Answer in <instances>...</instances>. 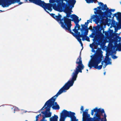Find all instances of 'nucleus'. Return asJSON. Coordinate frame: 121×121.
<instances>
[{"label":"nucleus","mask_w":121,"mask_h":121,"mask_svg":"<svg viewBox=\"0 0 121 121\" xmlns=\"http://www.w3.org/2000/svg\"><path fill=\"white\" fill-rule=\"evenodd\" d=\"M101 8V7L100 6H98V7H97V8H98V9H100L101 8ZM94 10H96H96H97V8H95Z\"/></svg>","instance_id":"nucleus-38"},{"label":"nucleus","mask_w":121,"mask_h":121,"mask_svg":"<svg viewBox=\"0 0 121 121\" xmlns=\"http://www.w3.org/2000/svg\"><path fill=\"white\" fill-rule=\"evenodd\" d=\"M58 118V116L54 115V116H53L50 118V121H57Z\"/></svg>","instance_id":"nucleus-19"},{"label":"nucleus","mask_w":121,"mask_h":121,"mask_svg":"<svg viewBox=\"0 0 121 121\" xmlns=\"http://www.w3.org/2000/svg\"><path fill=\"white\" fill-rule=\"evenodd\" d=\"M29 1L30 3H33L34 4L35 3H38L40 1V0H29Z\"/></svg>","instance_id":"nucleus-22"},{"label":"nucleus","mask_w":121,"mask_h":121,"mask_svg":"<svg viewBox=\"0 0 121 121\" xmlns=\"http://www.w3.org/2000/svg\"><path fill=\"white\" fill-rule=\"evenodd\" d=\"M105 72L104 73V74L105 75Z\"/></svg>","instance_id":"nucleus-56"},{"label":"nucleus","mask_w":121,"mask_h":121,"mask_svg":"<svg viewBox=\"0 0 121 121\" xmlns=\"http://www.w3.org/2000/svg\"><path fill=\"white\" fill-rule=\"evenodd\" d=\"M109 19V20H111V19Z\"/></svg>","instance_id":"nucleus-59"},{"label":"nucleus","mask_w":121,"mask_h":121,"mask_svg":"<svg viewBox=\"0 0 121 121\" xmlns=\"http://www.w3.org/2000/svg\"><path fill=\"white\" fill-rule=\"evenodd\" d=\"M104 30H103V32H104Z\"/></svg>","instance_id":"nucleus-63"},{"label":"nucleus","mask_w":121,"mask_h":121,"mask_svg":"<svg viewBox=\"0 0 121 121\" xmlns=\"http://www.w3.org/2000/svg\"><path fill=\"white\" fill-rule=\"evenodd\" d=\"M65 1L66 2V3H62V4L59 6L67 8V9H70L71 10L74 7L76 2V0H65Z\"/></svg>","instance_id":"nucleus-8"},{"label":"nucleus","mask_w":121,"mask_h":121,"mask_svg":"<svg viewBox=\"0 0 121 121\" xmlns=\"http://www.w3.org/2000/svg\"><path fill=\"white\" fill-rule=\"evenodd\" d=\"M88 29H86L85 31L84 32V36L82 37V40L83 41L86 40L88 42L90 41V40L89 38L87 36L88 35Z\"/></svg>","instance_id":"nucleus-14"},{"label":"nucleus","mask_w":121,"mask_h":121,"mask_svg":"<svg viewBox=\"0 0 121 121\" xmlns=\"http://www.w3.org/2000/svg\"><path fill=\"white\" fill-rule=\"evenodd\" d=\"M41 121H47L46 120H45V119H44V120H43V118H42V120H41Z\"/></svg>","instance_id":"nucleus-51"},{"label":"nucleus","mask_w":121,"mask_h":121,"mask_svg":"<svg viewBox=\"0 0 121 121\" xmlns=\"http://www.w3.org/2000/svg\"><path fill=\"white\" fill-rule=\"evenodd\" d=\"M92 110L94 112H96L95 115L96 116L94 117V121H100L101 119L100 116H103L104 114H106L103 109H98L97 107H96Z\"/></svg>","instance_id":"nucleus-7"},{"label":"nucleus","mask_w":121,"mask_h":121,"mask_svg":"<svg viewBox=\"0 0 121 121\" xmlns=\"http://www.w3.org/2000/svg\"><path fill=\"white\" fill-rule=\"evenodd\" d=\"M40 115V114H39ZM39 115H38L37 116H36V121H37L38 120V118H39Z\"/></svg>","instance_id":"nucleus-41"},{"label":"nucleus","mask_w":121,"mask_h":121,"mask_svg":"<svg viewBox=\"0 0 121 121\" xmlns=\"http://www.w3.org/2000/svg\"><path fill=\"white\" fill-rule=\"evenodd\" d=\"M111 60V59L109 58L108 56H107L106 57L104 58V60L102 61L101 62V65H102V66L104 64V63H106L107 62H108V60Z\"/></svg>","instance_id":"nucleus-20"},{"label":"nucleus","mask_w":121,"mask_h":121,"mask_svg":"<svg viewBox=\"0 0 121 121\" xmlns=\"http://www.w3.org/2000/svg\"><path fill=\"white\" fill-rule=\"evenodd\" d=\"M118 24V23L116 22L115 21L113 20H112V21L111 23V25L112 26L114 27H116Z\"/></svg>","instance_id":"nucleus-21"},{"label":"nucleus","mask_w":121,"mask_h":121,"mask_svg":"<svg viewBox=\"0 0 121 121\" xmlns=\"http://www.w3.org/2000/svg\"><path fill=\"white\" fill-rule=\"evenodd\" d=\"M71 27L69 28H67V29L65 30H68L69 32V33L72 34L75 37H81L82 38L83 36H84V32H83V31L84 30H82V31H81V29H80V30L81 32V34H80V32H78L77 34H76L72 32L71 30Z\"/></svg>","instance_id":"nucleus-12"},{"label":"nucleus","mask_w":121,"mask_h":121,"mask_svg":"<svg viewBox=\"0 0 121 121\" xmlns=\"http://www.w3.org/2000/svg\"><path fill=\"white\" fill-rule=\"evenodd\" d=\"M118 40L117 39H114V45L113 46L112 45H111V47H113V49L115 50V48H117L119 45V44L117 43L118 42Z\"/></svg>","instance_id":"nucleus-18"},{"label":"nucleus","mask_w":121,"mask_h":121,"mask_svg":"<svg viewBox=\"0 0 121 121\" xmlns=\"http://www.w3.org/2000/svg\"><path fill=\"white\" fill-rule=\"evenodd\" d=\"M94 45H95V44H94L93 45V46H94Z\"/></svg>","instance_id":"nucleus-60"},{"label":"nucleus","mask_w":121,"mask_h":121,"mask_svg":"<svg viewBox=\"0 0 121 121\" xmlns=\"http://www.w3.org/2000/svg\"><path fill=\"white\" fill-rule=\"evenodd\" d=\"M79 17H78L75 19L73 22H74L76 25L75 26L74 28L76 29V28L77 27V29L78 30H79L80 29V26L79 25L78 23L79 22Z\"/></svg>","instance_id":"nucleus-15"},{"label":"nucleus","mask_w":121,"mask_h":121,"mask_svg":"<svg viewBox=\"0 0 121 121\" xmlns=\"http://www.w3.org/2000/svg\"><path fill=\"white\" fill-rule=\"evenodd\" d=\"M115 10V9H110V12H109V14L108 15V17L109 18H111V15L112 14V12H114Z\"/></svg>","instance_id":"nucleus-24"},{"label":"nucleus","mask_w":121,"mask_h":121,"mask_svg":"<svg viewBox=\"0 0 121 121\" xmlns=\"http://www.w3.org/2000/svg\"><path fill=\"white\" fill-rule=\"evenodd\" d=\"M114 17H115L119 21V20H121V13L118 12L117 13H115L113 14V18Z\"/></svg>","instance_id":"nucleus-16"},{"label":"nucleus","mask_w":121,"mask_h":121,"mask_svg":"<svg viewBox=\"0 0 121 121\" xmlns=\"http://www.w3.org/2000/svg\"><path fill=\"white\" fill-rule=\"evenodd\" d=\"M62 17L61 15L58 13V15L56 16L54 19L59 23L61 26L65 30L66 26L64 24L63 18L61 19Z\"/></svg>","instance_id":"nucleus-10"},{"label":"nucleus","mask_w":121,"mask_h":121,"mask_svg":"<svg viewBox=\"0 0 121 121\" xmlns=\"http://www.w3.org/2000/svg\"><path fill=\"white\" fill-rule=\"evenodd\" d=\"M92 52H95V51L94 49H92Z\"/></svg>","instance_id":"nucleus-50"},{"label":"nucleus","mask_w":121,"mask_h":121,"mask_svg":"<svg viewBox=\"0 0 121 121\" xmlns=\"http://www.w3.org/2000/svg\"><path fill=\"white\" fill-rule=\"evenodd\" d=\"M119 39L118 41L119 42H120L121 41V37H119V36H116V38L115 39Z\"/></svg>","instance_id":"nucleus-34"},{"label":"nucleus","mask_w":121,"mask_h":121,"mask_svg":"<svg viewBox=\"0 0 121 121\" xmlns=\"http://www.w3.org/2000/svg\"><path fill=\"white\" fill-rule=\"evenodd\" d=\"M78 41H79L80 43H81L82 42L81 39L80 38V37H76Z\"/></svg>","instance_id":"nucleus-32"},{"label":"nucleus","mask_w":121,"mask_h":121,"mask_svg":"<svg viewBox=\"0 0 121 121\" xmlns=\"http://www.w3.org/2000/svg\"><path fill=\"white\" fill-rule=\"evenodd\" d=\"M94 49H97V47H96V46H95L94 47Z\"/></svg>","instance_id":"nucleus-52"},{"label":"nucleus","mask_w":121,"mask_h":121,"mask_svg":"<svg viewBox=\"0 0 121 121\" xmlns=\"http://www.w3.org/2000/svg\"><path fill=\"white\" fill-rule=\"evenodd\" d=\"M76 63L78 65L72 74L71 80L69 81L66 83L55 95L52 97L45 103L44 106L47 105V107H45L46 112L50 111L51 107L54 105V102L55 101L56 98L64 91L65 92V90H68L71 86H72L73 85L74 81L76 80L79 73L82 72V70L83 69L84 67L82 62H76Z\"/></svg>","instance_id":"nucleus-1"},{"label":"nucleus","mask_w":121,"mask_h":121,"mask_svg":"<svg viewBox=\"0 0 121 121\" xmlns=\"http://www.w3.org/2000/svg\"><path fill=\"white\" fill-rule=\"evenodd\" d=\"M93 15L92 16V17L91 18V20H87V22H85V24H83V25L81 24V26L82 27V29H81V31L83 30H84L86 28H87L88 25L90 22L92 23V19H91V18L92 17H93ZM95 18H92V19H94V20L96 22V21H95ZM96 23H97V22H96V24H97Z\"/></svg>","instance_id":"nucleus-13"},{"label":"nucleus","mask_w":121,"mask_h":121,"mask_svg":"<svg viewBox=\"0 0 121 121\" xmlns=\"http://www.w3.org/2000/svg\"><path fill=\"white\" fill-rule=\"evenodd\" d=\"M25 1H28V0H26Z\"/></svg>","instance_id":"nucleus-55"},{"label":"nucleus","mask_w":121,"mask_h":121,"mask_svg":"<svg viewBox=\"0 0 121 121\" xmlns=\"http://www.w3.org/2000/svg\"><path fill=\"white\" fill-rule=\"evenodd\" d=\"M113 32V30H110L109 31V35H110L111 36L112 35V34Z\"/></svg>","instance_id":"nucleus-35"},{"label":"nucleus","mask_w":121,"mask_h":121,"mask_svg":"<svg viewBox=\"0 0 121 121\" xmlns=\"http://www.w3.org/2000/svg\"><path fill=\"white\" fill-rule=\"evenodd\" d=\"M86 29H88H88L91 30H93V29H92V26H90L89 28H88V27L87 28H86L84 30L85 31V30Z\"/></svg>","instance_id":"nucleus-36"},{"label":"nucleus","mask_w":121,"mask_h":121,"mask_svg":"<svg viewBox=\"0 0 121 121\" xmlns=\"http://www.w3.org/2000/svg\"><path fill=\"white\" fill-rule=\"evenodd\" d=\"M110 60H109L108 61V62H107L106 63H106V64H105L104 66H103L104 68L108 64H111V62L110 61Z\"/></svg>","instance_id":"nucleus-29"},{"label":"nucleus","mask_w":121,"mask_h":121,"mask_svg":"<svg viewBox=\"0 0 121 121\" xmlns=\"http://www.w3.org/2000/svg\"><path fill=\"white\" fill-rule=\"evenodd\" d=\"M86 70L88 71V70L87 69H86Z\"/></svg>","instance_id":"nucleus-58"},{"label":"nucleus","mask_w":121,"mask_h":121,"mask_svg":"<svg viewBox=\"0 0 121 121\" xmlns=\"http://www.w3.org/2000/svg\"><path fill=\"white\" fill-rule=\"evenodd\" d=\"M45 106H44H44L41 109V110H44L45 108H44V107Z\"/></svg>","instance_id":"nucleus-44"},{"label":"nucleus","mask_w":121,"mask_h":121,"mask_svg":"<svg viewBox=\"0 0 121 121\" xmlns=\"http://www.w3.org/2000/svg\"><path fill=\"white\" fill-rule=\"evenodd\" d=\"M52 106V108L53 109H60V107L58 105H54Z\"/></svg>","instance_id":"nucleus-25"},{"label":"nucleus","mask_w":121,"mask_h":121,"mask_svg":"<svg viewBox=\"0 0 121 121\" xmlns=\"http://www.w3.org/2000/svg\"><path fill=\"white\" fill-rule=\"evenodd\" d=\"M18 3H19L18 4L19 5L22 4L23 3V2H18Z\"/></svg>","instance_id":"nucleus-47"},{"label":"nucleus","mask_w":121,"mask_h":121,"mask_svg":"<svg viewBox=\"0 0 121 121\" xmlns=\"http://www.w3.org/2000/svg\"><path fill=\"white\" fill-rule=\"evenodd\" d=\"M54 9L55 10L60 12L63 11L66 13V16L63 17L64 24L66 26L65 30L71 27L72 25L71 21H73L78 16L74 14H72L71 16V12L72 11V10L70 9H67V8L59 6L55 8Z\"/></svg>","instance_id":"nucleus-2"},{"label":"nucleus","mask_w":121,"mask_h":121,"mask_svg":"<svg viewBox=\"0 0 121 121\" xmlns=\"http://www.w3.org/2000/svg\"><path fill=\"white\" fill-rule=\"evenodd\" d=\"M117 50L119 51H121V44L120 43H119V45L117 48L116 50Z\"/></svg>","instance_id":"nucleus-28"},{"label":"nucleus","mask_w":121,"mask_h":121,"mask_svg":"<svg viewBox=\"0 0 121 121\" xmlns=\"http://www.w3.org/2000/svg\"><path fill=\"white\" fill-rule=\"evenodd\" d=\"M20 0H16V2H15V3H18V2H20Z\"/></svg>","instance_id":"nucleus-45"},{"label":"nucleus","mask_w":121,"mask_h":121,"mask_svg":"<svg viewBox=\"0 0 121 121\" xmlns=\"http://www.w3.org/2000/svg\"><path fill=\"white\" fill-rule=\"evenodd\" d=\"M82 112H81V113H82Z\"/></svg>","instance_id":"nucleus-61"},{"label":"nucleus","mask_w":121,"mask_h":121,"mask_svg":"<svg viewBox=\"0 0 121 121\" xmlns=\"http://www.w3.org/2000/svg\"><path fill=\"white\" fill-rule=\"evenodd\" d=\"M25 121H28L27 120H26Z\"/></svg>","instance_id":"nucleus-62"},{"label":"nucleus","mask_w":121,"mask_h":121,"mask_svg":"<svg viewBox=\"0 0 121 121\" xmlns=\"http://www.w3.org/2000/svg\"><path fill=\"white\" fill-rule=\"evenodd\" d=\"M99 4L102 6L101 9H97L96 11H94L95 15H93L91 19L95 18V20L97 24H98L101 21L103 22L104 21V18L106 16L108 17L109 13L110 11V9L107 7L106 4L104 5L103 3L100 2Z\"/></svg>","instance_id":"nucleus-3"},{"label":"nucleus","mask_w":121,"mask_h":121,"mask_svg":"<svg viewBox=\"0 0 121 121\" xmlns=\"http://www.w3.org/2000/svg\"><path fill=\"white\" fill-rule=\"evenodd\" d=\"M15 2L16 0H0V5L3 8L7 7Z\"/></svg>","instance_id":"nucleus-9"},{"label":"nucleus","mask_w":121,"mask_h":121,"mask_svg":"<svg viewBox=\"0 0 121 121\" xmlns=\"http://www.w3.org/2000/svg\"><path fill=\"white\" fill-rule=\"evenodd\" d=\"M94 112L92 110L91 111V114L92 115H93L94 114Z\"/></svg>","instance_id":"nucleus-46"},{"label":"nucleus","mask_w":121,"mask_h":121,"mask_svg":"<svg viewBox=\"0 0 121 121\" xmlns=\"http://www.w3.org/2000/svg\"><path fill=\"white\" fill-rule=\"evenodd\" d=\"M119 24H117V27L118 28L119 30L121 29V20H119Z\"/></svg>","instance_id":"nucleus-26"},{"label":"nucleus","mask_w":121,"mask_h":121,"mask_svg":"<svg viewBox=\"0 0 121 121\" xmlns=\"http://www.w3.org/2000/svg\"><path fill=\"white\" fill-rule=\"evenodd\" d=\"M85 0L88 3H93L94 2L95 3L97 1V0Z\"/></svg>","instance_id":"nucleus-27"},{"label":"nucleus","mask_w":121,"mask_h":121,"mask_svg":"<svg viewBox=\"0 0 121 121\" xmlns=\"http://www.w3.org/2000/svg\"><path fill=\"white\" fill-rule=\"evenodd\" d=\"M49 14V13H48ZM49 14H50V15L54 19L55 18V16H56V15H55V14L53 13H51L50 14V13H49Z\"/></svg>","instance_id":"nucleus-33"},{"label":"nucleus","mask_w":121,"mask_h":121,"mask_svg":"<svg viewBox=\"0 0 121 121\" xmlns=\"http://www.w3.org/2000/svg\"><path fill=\"white\" fill-rule=\"evenodd\" d=\"M81 20V18L79 19V21H80Z\"/></svg>","instance_id":"nucleus-54"},{"label":"nucleus","mask_w":121,"mask_h":121,"mask_svg":"<svg viewBox=\"0 0 121 121\" xmlns=\"http://www.w3.org/2000/svg\"><path fill=\"white\" fill-rule=\"evenodd\" d=\"M102 51L100 48H98L96 51V53L89 62L88 65V66L90 69L93 67L96 69L99 70L102 68V65H98L102 61L103 57Z\"/></svg>","instance_id":"nucleus-4"},{"label":"nucleus","mask_w":121,"mask_h":121,"mask_svg":"<svg viewBox=\"0 0 121 121\" xmlns=\"http://www.w3.org/2000/svg\"><path fill=\"white\" fill-rule=\"evenodd\" d=\"M83 106H81V110L83 112H84V111H83Z\"/></svg>","instance_id":"nucleus-42"},{"label":"nucleus","mask_w":121,"mask_h":121,"mask_svg":"<svg viewBox=\"0 0 121 121\" xmlns=\"http://www.w3.org/2000/svg\"><path fill=\"white\" fill-rule=\"evenodd\" d=\"M117 57L116 56L113 55L112 56V58L113 59H115L117 58Z\"/></svg>","instance_id":"nucleus-40"},{"label":"nucleus","mask_w":121,"mask_h":121,"mask_svg":"<svg viewBox=\"0 0 121 121\" xmlns=\"http://www.w3.org/2000/svg\"><path fill=\"white\" fill-rule=\"evenodd\" d=\"M121 32H120V33L118 34V35H119L121 33Z\"/></svg>","instance_id":"nucleus-57"},{"label":"nucleus","mask_w":121,"mask_h":121,"mask_svg":"<svg viewBox=\"0 0 121 121\" xmlns=\"http://www.w3.org/2000/svg\"><path fill=\"white\" fill-rule=\"evenodd\" d=\"M49 3H46L44 1L40 0V1L38 3L34 4L39 6L43 8L44 10L48 13H49V12L46 9L51 12L52 10V8L55 10L54 8L58 6L57 0H49Z\"/></svg>","instance_id":"nucleus-5"},{"label":"nucleus","mask_w":121,"mask_h":121,"mask_svg":"<svg viewBox=\"0 0 121 121\" xmlns=\"http://www.w3.org/2000/svg\"><path fill=\"white\" fill-rule=\"evenodd\" d=\"M64 1H65V0H57V4L58 6L60 5L62 3H63Z\"/></svg>","instance_id":"nucleus-23"},{"label":"nucleus","mask_w":121,"mask_h":121,"mask_svg":"<svg viewBox=\"0 0 121 121\" xmlns=\"http://www.w3.org/2000/svg\"><path fill=\"white\" fill-rule=\"evenodd\" d=\"M42 113L43 114L45 115V116H43V120L45 119L46 117H50L51 116V113H48L47 112L43 111L42 112Z\"/></svg>","instance_id":"nucleus-17"},{"label":"nucleus","mask_w":121,"mask_h":121,"mask_svg":"<svg viewBox=\"0 0 121 121\" xmlns=\"http://www.w3.org/2000/svg\"><path fill=\"white\" fill-rule=\"evenodd\" d=\"M117 33H113L111 35H112V37H114V36H116V37L117 36Z\"/></svg>","instance_id":"nucleus-37"},{"label":"nucleus","mask_w":121,"mask_h":121,"mask_svg":"<svg viewBox=\"0 0 121 121\" xmlns=\"http://www.w3.org/2000/svg\"><path fill=\"white\" fill-rule=\"evenodd\" d=\"M88 109H86L83 112L82 121H92V119L90 117V115L88 114Z\"/></svg>","instance_id":"nucleus-11"},{"label":"nucleus","mask_w":121,"mask_h":121,"mask_svg":"<svg viewBox=\"0 0 121 121\" xmlns=\"http://www.w3.org/2000/svg\"><path fill=\"white\" fill-rule=\"evenodd\" d=\"M92 34H93V33H92ZM92 34L90 35V37H91V38H93L94 37V35L93 34V35Z\"/></svg>","instance_id":"nucleus-43"},{"label":"nucleus","mask_w":121,"mask_h":121,"mask_svg":"<svg viewBox=\"0 0 121 121\" xmlns=\"http://www.w3.org/2000/svg\"><path fill=\"white\" fill-rule=\"evenodd\" d=\"M104 35L106 37H109L110 36L109 31H105L104 33Z\"/></svg>","instance_id":"nucleus-30"},{"label":"nucleus","mask_w":121,"mask_h":121,"mask_svg":"<svg viewBox=\"0 0 121 121\" xmlns=\"http://www.w3.org/2000/svg\"><path fill=\"white\" fill-rule=\"evenodd\" d=\"M3 11L1 10H0V11L1 12H3V11Z\"/></svg>","instance_id":"nucleus-53"},{"label":"nucleus","mask_w":121,"mask_h":121,"mask_svg":"<svg viewBox=\"0 0 121 121\" xmlns=\"http://www.w3.org/2000/svg\"><path fill=\"white\" fill-rule=\"evenodd\" d=\"M78 29H77L76 28H74V29H73V31L75 32V34H77L78 32Z\"/></svg>","instance_id":"nucleus-31"},{"label":"nucleus","mask_w":121,"mask_h":121,"mask_svg":"<svg viewBox=\"0 0 121 121\" xmlns=\"http://www.w3.org/2000/svg\"><path fill=\"white\" fill-rule=\"evenodd\" d=\"M54 103L55 104V105H58V104H57V103L56 102H54Z\"/></svg>","instance_id":"nucleus-48"},{"label":"nucleus","mask_w":121,"mask_h":121,"mask_svg":"<svg viewBox=\"0 0 121 121\" xmlns=\"http://www.w3.org/2000/svg\"><path fill=\"white\" fill-rule=\"evenodd\" d=\"M75 114L74 112L64 109L60 113V121H78Z\"/></svg>","instance_id":"nucleus-6"},{"label":"nucleus","mask_w":121,"mask_h":121,"mask_svg":"<svg viewBox=\"0 0 121 121\" xmlns=\"http://www.w3.org/2000/svg\"><path fill=\"white\" fill-rule=\"evenodd\" d=\"M81 44V46L83 47V44L82 42L81 43H80Z\"/></svg>","instance_id":"nucleus-49"},{"label":"nucleus","mask_w":121,"mask_h":121,"mask_svg":"<svg viewBox=\"0 0 121 121\" xmlns=\"http://www.w3.org/2000/svg\"><path fill=\"white\" fill-rule=\"evenodd\" d=\"M115 28V31H114V32H117L118 30H119L118 29V28L117 27H114Z\"/></svg>","instance_id":"nucleus-39"}]
</instances>
